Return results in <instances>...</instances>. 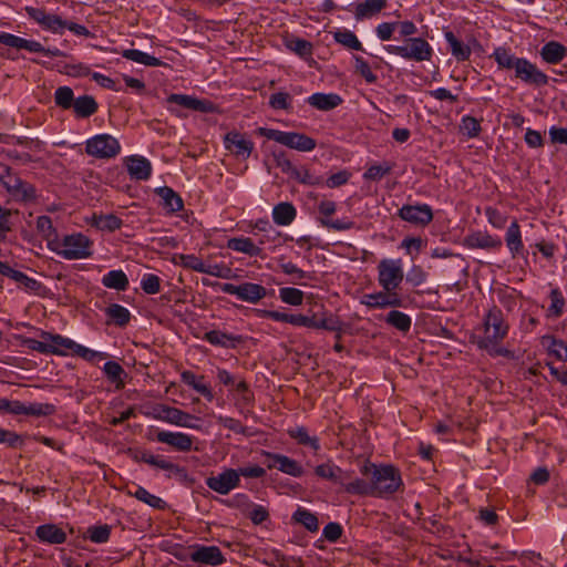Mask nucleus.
Instances as JSON below:
<instances>
[{
  "mask_svg": "<svg viewBox=\"0 0 567 567\" xmlns=\"http://www.w3.org/2000/svg\"><path fill=\"white\" fill-rule=\"evenodd\" d=\"M509 324L502 309L493 306L483 319V336L477 340V347L487 351L491 355H507L508 350L501 347L507 337Z\"/></svg>",
  "mask_w": 567,
  "mask_h": 567,
  "instance_id": "nucleus-1",
  "label": "nucleus"
},
{
  "mask_svg": "<svg viewBox=\"0 0 567 567\" xmlns=\"http://www.w3.org/2000/svg\"><path fill=\"white\" fill-rule=\"evenodd\" d=\"M499 69L514 70L515 78L526 85L545 86L549 78L526 58H518L504 48H496L493 53Z\"/></svg>",
  "mask_w": 567,
  "mask_h": 567,
  "instance_id": "nucleus-2",
  "label": "nucleus"
},
{
  "mask_svg": "<svg viewBox=\"0 0 567 567\" xmlns=\"http://www.w3.org/2000/svg\"><path fill=\"white\" fill-rule=\"evenodd\" d=\"M372 496L388 498L403 485L401 473L392 465H372Z\"/></svg>",
  "mask_w": 567,
  "mask_h": 567,
  "instance_id": "nucleus-3",
  "label": "nucleus"
},
{
  "mask_svg": "<svg viewBox=\"0 0 567 567\" xmlns=\"http://www.w3.org/2000/svg\"><path fill=\"white\" fill-rule=\"evenodd\" d=\"M92 240L82 233L65 235L61 240H55L51 250L66 260L89 258L92 255Z\"/></svg>",
  "mask_w": 567,
  "mask_h": 567,
  "instance_id": "nucleus-4",
  "label": "nucleus"
},
{
  "mask_svg": "<svg viewBox=\"0 0 567 567\" xmlns=\"http://www.w3.org/2000/svg\"><path fill=\"white\" fill-rule=\"evenodd\" d=\"M258 134L299 152H311L317 146L316 140L303 133L284 132L275 128L259 127Z\"/></svg>",
  "mask_w": 567,
  "mask_h": 567,
  "instance_id": "nucleus-5",
  "label": "nucleus"
},
{
  "mask_svg": "<svg viewBox=\"0 0 567 567\" xmlns=\"http://www.w3.org/2000/svg\"><path fill=\"white\" fill-rule=\"evenodd\" d=\"M385 50L403 59L416 62L429 61L432 56V48L422 38H410L403 45H388Z\"/></svg>",
  "mask_w": 567,
  "mask_h": 567,
  "instance_id": "nucleus-6",
  "label": "nucleus"
},
{
  "mask_svg": "<svg viewBox=\"0 0 567 567\" xmlns=\"http://www.w3.org/2000/svg\"><path fill=\"white\" fill-rule=\"evenodd\" d=\"M144 414L147 417L177 426L189 429L196 427V425L192 423V421L196 420L194 415L166 404H155L152 406L151 411L145 412Z\"/></svg>",
  "mask_w": 567,
  "mask_h": 567,
  "instance_id": "nucleus-7",
  "label": "nucleus"
},
{
  "mask_svg": "<svg viewBox=\"0 0 567 567\" xmlns=\"http://www.w3.org/2000/svg\"><path fill=\"white\" fill-rule=\"evenodd\" d=\"M378 282L388 291H396L403 281L404 274L401 259H382L378 264Z\"/></svg>",
  "mask_w": 567,
  "mask_h": 567,
  "instance_id": "nucleus-8",
  "label": "nucleus"
},
{
  "mask_svg": "<svg viewBox=\"0 0 567 567\" xmlns=\"http://www.w3.org/2000/svg\"><path fill=\"white\" fill-rule=\"evenodd\" d=\"M85 152L96 158H112L121 152V145L110 134H97L86 141Z\"/></svg>",
  "mask_w": 567,
  "mask_h": 567,
  "instance_id": "nucleus-9",
  "label": "nucleus"
},
{
  "mask_svg": "<svg viewBox=\"0 0 567 567\" xmlns=\"http://www.w3.org/2000/svg\"><path fill=\"white\" fill-rule=\"evenodd\" d=\"M220 290L225 293L235 296L240 301L254 305L258 303L268 295V290L264 286L249 281L240 285L228 282L221 284Z\"/></svg>",
  "mask_w": 567,
  "mask_h": 567,
  "instance_id": "nucleus-10",
  "label": "nucleus"
},
{
  "mask_svg": "<svg viewBox=\"0 0 567 567\" xmlns=\"http://www.w3.org/2000/svg\"><path fill=\"white\" fill-rule=\"evenodd\" d=\"M0 43L14 48L23 49L32 53H43L44 55L59 56L62 52L59 49H45L40 42L27 40L12 33L0 32Z\"/></svg>",
  "mask_w": 567,
  "mask_h": 567,
  "instance_id": "nucleus-11",
  "label": "nucleus"
},
{
  "mask_svg": "<svg viewBox=\"0 0 567 567\" xmlns=\"http://www.w3.org/2000/svg\"><path fill=\"white\" fill-rule=\"evenodd\" d=\"M398 216L412 225L426 226L433 220V210L427 204L403 205Z\"/></svg>",
  "mask_w": 567,
  "mask_h": 567,
  "instance_id": "nucleus-12",
  "label": "nucleus"
},
{
  "mask_svg": "<svg viewBox=\"0 0 567 567\" xmlns=\"http://www.w3.org/2000/svg\"><path fill=\"white\" fill-rule=\"evenodd\" d=\"M189 548L192 549L189 554V559L193 563L209 566H219L226 561V558L224 557L218 546H205L195 544Z\"/></svg>",
  "mask_w": 567,
  "mask_h": 567,
  "instance_id": "nucleus-13",
  "label": "nucleus"
},
{
  "mask_svg": "<svg viewBox=\"0 0 567 567\" xmlns=\"http://www.w3.org/2000/svg\"><path fill=\"white\" fill-rule=\"evenodd\" d=\"M239 483V474L234 468H227L215 476L206 478L207 487L220 495H227L230 491L238 487Z\"/></svg>",
  "mask_w": 567,
  "mask_h": 567,
  "instance_id": "nucleus-14",
  "label": "nucleus"
},
{
  "mask_svg": "<svg viewBox=\"0 0 567 567\" xmlns=\"http://www.w3.org/2000/svg\"><path fill=\"white\" fill-rule=\"evenodd\" d=\"M138 462L146 463L151 466L157 467L159 470L167 472V477L178 476V477H185L186 476V470L175 463H172L167 458H165L162 455H154L153 453L148 451H142L137 453L134 457Z\"/></svg>",
  "mask_w": 567,
  "mask_h": 567,
  "instance_id": "nucleus-15",
  "label": "nucleus"
},
{
  "mask_svg": "<svg viewBox=\"0 0 567 567\" xmlns=\"http://www.w3.org/2000/svg\"><path fill=\"white\" fill-rule=\"evenodd\" d=\"M138 462L146 463L151 466L157 467L159 470L167 472V477L178 476V477H185L186 476V470L175 463H172L167 458H165L162 455H154L153 453L148 451H142L137 453L134 457Z\"/></svg>",
  "mask_w": 567,
  "mask_h": 567,
  "instance_id": "nucleus-16",
  "label": "nucleus"
},
{
  "mask_svg": "<svg viewBox=\"0 0 567 567\" xmlns=\"http://www.w3.org/2000/svg\"><path fill=\"white\" fill-rule=\"evenodd\" d=\"M262 455L268 458V470L277 468L293 477H300L303 474L302 466L293 458L268 451H262Z\"/></svg>",
  "mask_w": 567,
  "mask_h": 567,
  "instance_id": "nucleus-17",
  "label": "nucleus"
},
{
  "mask_svg": "<svg viewBox=\"0 0 567 567\" xmlns=\"http://www.w3.org/2000/svg\"><path fill=\"white\" fill-rule=\"evenodd\" d=\"M369 308L384 309L396 308L403 306V300L396 291L382 290L374 293L364 295L361 301Z\"/></svg>",
  "mask_w": 567,
  "mask_h": 567,
  "instance_id": "nucleus-18",
  "label": "nucleus"
},
{
  "mask_svg": "<svg viewBox=\"0 0 567 567\" xmlns=\"http://www.w3.org/2000/svg\"><path fill=\"white\" fill-rule=\"evenodd\" d=\"M224 146L231 154L247 158L254 150V143L238 131H230L224 136Z\"/></svg>",
  "mask_w": 567,
  "mask_h": 567,
  "instance_id": "nucleus-19",
  "label": "nucleus"
},
{
  "mask_svg": "<svg viewBox=\"0 0 567 567\" xmlns=\"http://www.w3.org/2000/svg\"><path fill=\"white\" fill-rule=\"evenodd\" d=\"M3 187L14 200L31 202L35 199V188L33 187V185L22 181L16 174H12L8 178Z\"/></svg>",
  "mask_w": 567,
  "mask_h": 567,
  "instance_id": "nucleus-20",
  "label": "nucleus"
},
{
  "mask_svg": "<svg viewBox=\"0 0 567 567\" xmlns=\"http://www.w3.org/2000/svg\"><path fill=\"white\" fill-rule=\"evenodd\" d=\"M463 245L470 249H494L498 250L503 246L499 237H494L486 230H475L464 237Z\"/></svg>",
  "mask_w": 567,
  "mask_h": 567,
  "instance_id": "nucleus-21",
  "label": "nucleus"
},
{
  "mask_svg": "<svg viewBox=\"0 0 567 567\" xmlns=\"http://www.w3.org/2000/svg\"><path fill=\"white\" fill-rule=\"evenodd\" d=\"M159 443L167 444L179 452H188L193 447L194 439L189 434L182 432L159 431L156 434Z\"/></svg>",
  "mask_w": 567,
  "mask_h": 567,
  "instance_id": "nucleus-22",
  "label": "nucleus"
},
{
  "mask_svg": "<svg viewBox=\"0 0 567 567\" xmlns=\"http://www.w3.org/2000/svg\"><path fill=\"white\" fill-rule=\"evenodd\" d=\"M167 103L177 104L184 109L209 113L214 111L213 102L208 100H199L186 94H171L167 97Z\"/></svg>",
  "mask_w": 567,
  "mask_h": 567,
  "instance_id": "nucleus-23",
  "label": "nucleus"
},
{
  "mask_svg": "<svg viewBox=\"0 0 567 567\" xmlns=\"http://www.w3.org/2000/svg\"><path fill=\"white\" fill-rule=\"evenodd\" d=\"M126 168L132 179L147 181L152 174L151 162L140 155H132L126 158Z\"/></svg>",
  "mask_w": 567,
  "mask_h": 567,
  "instance_id": "nucleus-24",
  "label": "nucleus"
},
{
  "mask_svg": "<svg viewBox=\"0 0 567 567\" xmlns=\"http://www.w3.org/2000/svg\"><path fill=\"white\" fill-rule=\"evenodd\" d=\"M315 473L320 478L330 481L334 485H339L340 487L344 483V478H349L351 476L350 472L343 471L341 467L336 465L332 462H327L320 465H317L315 468Z\"/></svg>",
  "mask_w": 567,
  "mask_h": 567,
  "instance_id": "nucleus-25",
  "label": "nucleus"
},
{
  "mask_svg": "<svg viewBox=\"0 0 567 567\" xmlns=\"http://www.w3.org/2000/svg\"><path fill=\"white\" fill-rule=\"evenodd\" d=\"M41 338L49 341V347L54 350L50 351V354L68 355L73 353L76 342L70 338L61 334H53L51 332L42 331Z\"/></svg>",
  "mask_w": 567,
  "mask_h": 567,
  "instance_id": "nucleus-26",
  "label": "nucleus"
},
{
  "mask_svg": "<svg viewBox=\"0 0 567 567\" xmlns=\"http://www.w3.org/2000/svg\"><path fill=\"white\" fill-rule=\"evenodd\" d=\"M181 380L183 383L192 388L194 391L203 395L208 402L214 400V393L209 384L205 382L204 375H196L190 370H184L181 373Z\"/></svg>",
  "mask_w": 567,
  "mask_h": 567,
  "instance_id": "nucleus-27",
  "label": "nucleus"
},
{
  "mask_svg": "<svg viewBox=\"0 0 567 567\" xmlns=\"http://www.w3.org/2000/svg\"><path fill=\"white\" fill-rule=\"evenodd\" d=\"M35 536L42 543L60 545L66 542L65 532L54 524L40 525L35 529Z\"/></svg>",
  "mask_w": 567,
  "mask_h": 567,
  "instance_id": "nucleus-28",
  "label": "nucleus"
},
{
  "mask_svg": "<svg viewBox=\"0 0 567 567\" xmlns=\"http://www.w3.org/2000/svg\"><path fill=\"white\" fill-rule=\"evenodd\" d=\"M505 243L513 258H516L523 254L524 244L522 231L520 226L516 219L511 223L506 230Z\"/></svg>",
  "mask_w": 567,
  "mask_h": 567,
  "instance_id": "nucleus-29",
  "label": "nucleus"
},
{
  "mask_svg": "<svg viewBox=\"0 0 567 567\" xmlns=\"http://www.w3.org/2000/svg\"><path fill=\"white\" fill-rule=\"evenodd\" d=\"M227 248L249 257H262V248L250 237H234L228 239Z\"/></svg>",
  "mask_w": 567,
  "mask_h": 567,
  "instance_id": "nucleus-30",
  "label": "nucleus"
},
{
  "mask_svg": "<svg viewBox=\"0 0 567 567\" xmlns=\"http://www.w3.org/2000/svg\"><path fill=\"white\" fill-rule=\"evenodd\" d=\"M540 58L548 64H558L567 56V48L558 41H549L540 49Z\"/></svg>",
  "mask_w": 567,
  "mask_h": 567,
  "instance_id": "nucleus-31",
  "label": "nucleus"
},
{
  "mask_svg": "<svg viewBox=\"0 0 567 567\" xmlns=\"http://www.w3.org/2000/svg\"><path fill=\"white\" fill-rule=\"evenodd\" d=\"M307 103L320 111H330L342 103V99L337 93H315L307 99Z\"/></svg>",
  "mask_w": 567,
  "mask_h": 567,
  "instance_id": "nucleus-32",
  "label": "nucleus"
},
{
  "mask_svg": "<svg viewBox=\"0 0 567 567\" xmlns=\"http://www.w3.org/2000/svg\"><path fill=\"white\" fill-rule=\"evenodd\" d=\"M388 4L386 0H364L355 4L354 18L358 21L370 19L381 12Z\"/></svg>",
  "mask_w": 567,
  "mask_h": 567,
  "instance_id": "nucleus-33",
  "label": "nucleus"
},
{
  "mask_svg": "<svg viewBox=\"0 0 567 567\" xmlns=\"http://www.w3.org/2000/svg\"><path fill=\"white\" fill-rule=\"evenodd\" d=\"M156 194L162 199V206L169 213H177L184 208L182 197L171 187L163 186L156 188Z\"/></svg>",
  "mask_w": 567,
  "mask_h": 567,
  "instance_id": "nucleus-34",
  "label": "nucleus"
},
{
  "mask_svg": "<svg viewBox=\"0 0 567 567\" xmlns=\"http://www.w3.org/2000/svg\"><path fill=\"white\" fill-rule=\"evenodd\" d=\"M297 216V210L291 203L282 202L274 206L272 220L279 226L290 225Z\"/></svg>",
  "mask_w": 567,
  "mask_h": 567,
  "instance_id": "nucleus-35",
  "label": "nucleus"
},
{
  "mask_svg": "<svg viewBox=\"0 0 567 567\" xmlns=\"http://www.w3.org/2000/svg\"><path fill=\"white\" fill-rule=\"evenodd\" d=\"M279 165L282 166L284 169L285 167H287V171L289 172L290 176L301 184L318 185L321 183V178L312 175L308 168L295 167L288 159H285L284 163L279 162Z\"/></svg>",
  "mask_w": 567,
  "mask_h": 567,
  "instance_id": "nucleus-36",
  "label": "nucleus"
},
{
  "mask_svg": "<svg viewBox=\"0 0 567 567\" xmlns=\"http://www.w3.org/2000/svg\"><path fill=\"white\" fill-rule=\"evenodd\" d=\"M103 372L106 379L115 385L116 390H122L125 386L126 372L123 367L116 361H107L104 363Z\"/></svg>",
  "mask_w": 567,
  "mask_h": 567,
  "instance_id": "nucleus-37",
  "label": "nucleus"
},
{
  "mask_svg": "<svg viewBox=\"0 0 567 567\" xmlns=\"http://www.w3.org/2000/svg\"><path fill=\"white\" fill-rule=\"evenodd\" d=\"M91 225L101 231L113 233L122 227L123 220L114 214H94Z\"/></svg>",
  "mask_w": 567,
  "mask_h": 567,
  "instance_id": "nucleus-38",
  "label": "nucleus"
},
{
  "mask_svg": "<svg viewBox=\"0 0 567 567\" xmlns=\"http://www.w3.org/2000/svg\"><path fill=\"white\" fill-rule=\"evenodd\" d=\"M204 340L213 346L234 348L241 341V337L229 334L219 330H212L205 333Z\"/></svg>",
  "mask_w": 567,
  "mask_h": 567,
  "instance_id": "nucleus-39",
  "label": "nucleus"
},
{
  "mask_svg": "<svg viewBox=\"0 0 567 567\" xmlns=\"http://www.w3.org/2000/svg\"><path fill=\"white\" fill-rule=\"evenodd\" d=\"M97 107L99 105L93 96L81 95L75 99L72 109L76 117L85 118L93 115L97 111Z\"/></svg>",
  "mask_w": 567,
  "mask_h": 567,
  "instance_id": "nucleus-40",
  "label": "nucleus"
},
{
  "mask_svg": "<svg viewBox=\"0 0 567 567\" xmlns=\"http://www.w3.org/2000/svg\"><path fill=\"white\" fill-rule=\"evenodd\" d=\"M102 285L109 289L124 291L127 289L130 281L126 274L118 269L106 272L102 277Z\"/></svg>",
  "mask_w": 567,
  "mask_h": 567,
  "instance_id": "nucleus-41",
  "label": "nucleus"
},
{
  "mask_svg": "<svg viewBox=\"0 0 567 567\" xmlns=\"http://www.w3.org/2000/svg\"><path fill=\"white\" fill-rule=\"evenodd\" d=\"M104 312L110 322L121 328L127 326L132 317L130 310L118 303H111Z\"/></svg>",
  "mask_w": 567,
  "mask_h": 567,
  "instance_id": "nucleus-42",
  "label": "nucleus"
},
{
  "mask_svg": "<svg viewBox=\"0 0 567 567\" xmlns=\"http://www.w3.org/2000/svg\"><path fill=\"white\" fill-rule=\"evenodd\" d=\"M445 40L450 45V51L452 55L457 61L468 60L472 53V50L468 45L461 42L452 31H446L444 33Z\"/></svg>",
  "mask_w": 567,
  "mask_h": 567,
  "instance_id": "nucleus-43",
  "label": "nucleus"
},
{
  "mask_svg": "<svg viewBox=\"0 0 567 567\" xmlns=\"http://www.w3.org/2000/svg\"><path fill=\"white\" fill-rule=\"evenodd\" d=\"M287 433L291 439L296 440L298 444L309 446L316 452L320 450L319 439L317 436H310L305 426L291 427Z\"/></svg>",
  "mask_w": 567,
  "mask_h": 567,
  "instance_id": "nucleus-44",
  "label": "nucleus"
},
{
  "mask_svg": "<svg viewBox=\"0 0 567 567\" xmlns=\"http://www.w3.org/2000/svg\"><path fill=\"white\" fill-rule=\"evenodd\" d=\"M122 56L127 59V60H131L133 62H136V63H140V64H144L146 66H162V65H165V63L153 56V55H150L148 53H145L143 51H140V50H136V49H126L122 52Z\"/></svg>",
  "mask_w": 567,
  "mask_h": 567,
  "instance_id": "nucleus-45",
  "label": "nucleus"
},
{
  "mask_svg": "<svg viewBox=\"0 0 567 567\" xmlns=\"http://www.w3.org/2000/svg\"><path fill=\"white\" fill-rule=\"evenodd\" d=\"M542 344L546 348L549 354L555 355L558 360L567 361V344L560 339L553 336H544Z\"/></svg>",
  "mask_w": 567,
  "mask_h": 567,
  "instance_id": "nucleus-46",
  "label": "nucleus"
},
{
  "mask_svg": "<svg viewBox=\"0 0 567 567\" xmlns=\"http://www.w3.org/2000/svg\"><path fill=\"white\" fill-rule=\"evenodd\" d=\"M127 494L156 509H163L166 506L164 499L154 494H151L146 488L142 486H136L135 491H128Z\"/></svg>",
  "mask_w": 567,
  "mask_h": 567,
  "instance_id": "nucleus-47",
  "label": "nucleus"
},
{
  "mask_svg": "<svg viewBox=\"0 0 567 567\" xmlns=\"http://www.w3.org/2000/svg\"><path fill=\"white\" fill-rule=\"evenodd\" d=\"M292 519L302 525L310 533H316L319 529V522L317 516L310 511L298 507L297 511L292 514Z\"/></svg>",
  "mask_w": 567,
  "mask_h": 567,
  "instance_id": "nucleus-48",
  "label": "nucleus"
},
{
  "mask_svg": "<svg viewBox=\"0 0 567 567\" xmlns=\"http://www.w3.org/2000/svg\"><path fill=\"white\" fill-rule=\"evenodd\" d=\"M37 230L48 241L50 248L54 246V241L58 240V234L49 216L42 215L38 217Z\"/></svg>",
  "mask_w": 567,
  "mask_h": 567,
  "instance_id": "nucleus-49",
  "label": "nucleus"
},
{
  "mask_svg": "<svg viewBox=\"0 0 567 567\" xmlns=\"http://www.w3.org/2000/svg\"><path fill=\"white\" fill-rule=\"evenodd\" d=\"M385 322L404 333L408 332L412 326L411 317L399 310H391L386 315Z\"/></svg>",
  "mask_w": 567,
  "mask_h": 567,
  "instance_id": "nucleus-50",
  "label": "nucleus"
},
{
  "mask_svg": "<svg viewBox=\"0 0 567 567\" xmlns=\"http://www.w3.org/2000/svg\"><path fill=\"white\" fill-rule=\"evenodd\" d=\"M333 39L337 43L343 45L347 49L363 51L362 43L359 41L357 35L347 29L338 30L333 33Z\"/></svg>",
  "mask_w": 567,
  "mask_h": 567,
  "instance_id": "nucleus-51",
  "label": "nucleus"
},
{
  "mask_svg": "<svg viewBox=\"0 0 567 567\" xmlns=\"http://www.w3.org/2000/svg\"><path fill=\"white\" fill-rule=\"evenodd\" d=\"M341 487L343 488L344 492L349 494L372 496V484L365 482L362 478H344V483L342 484Z\"/></svg>",
  "mask_w": 567,
  "mask_h": 567,
  "instance_id": "nucleus-52",
  "label": "nucleus"
},
{
  "mask_svg": "<svg viewBox=\"0 0 567 567\" xmlns=\"http://www.w3.org/2000/svg\"><path fill=\"white\" fill-rule=\"evenodd\" d=\"M550 306L547 309L548 318H559L566 306L563 292L558 288H554L549 292Z\"/></svg>",
  "mask_w": 567,
  "mask_h": 567,
  "instance_id": "nucleus-53",
  "label": "nucleus"
},
{
  "mask_svg": "<svg viewBox=\"0 0 567 567\" xmlns=\"http://www.w3.org/2000/svg\"><path fill=\"white\" fill-rule=\"evenodd\" d=\"M268 104L272 110L290 112L292 110V96L288 92L279 91L269 96Z\"/></svg>",
  "mask_w": 567,
  "mask_h": 567,
  "instance_id": "nucleus-54",
  "label": "nucleus"
},
{
  "mask_svg": "<svg viewBox=\"0 0 567 567\" xmlns=\"http://www.w3.org/2000/svg\"><path fill=\"white\" fill-rule=\"evenodd\" d=\"M55 105L63 109L70 110L73 107L75 97L70 86H60L54 92Z\"/></svg>",
  "mask_w": 567,
  "mask_h": 567,
  "instance_id": "nucleus-55",
  "label": "nucleus"
},
{
  "mask_svg": "<svg viewBox=\"0 0 567 567\" xmlns=\"http://www.w3.org/2000/svg\"><path fill=\"white\" fill-rule=\"evenodd\" d=\"M354 70L367 83H375L378 76L373 73L372 66L360 55H353Z\"/></svg>",
  "mask_w": 567,
  "mask_h": 567,
  "instance_id": "nucleus-56",
  "label": "nucleus"
},
{
  "mask_svg": "<svg viewBox=\"0 0 567 567\" xmlns=\"http://www.w3.org/2000/svg\"><path fill=\"white\" fill-rule=\"evenodd\" d=\"M279 298L290 306H300L303 301V291L298 288L284 287L279 289Z\"/></svg>",
  "mask_w": 567,
  "mask_h": 567,
  "instance_id": "nucleus-57",
  "label": "nucleus"
},
{
  "mask_svg": "<svg viewBox=\"0 0 567 567\" xmlns=\"http://www.w3.org/2000/svg\"><path fill=\"white\" fill-rule=\"evenodd\" d=\"M111 527L106 524L91 526L86 530V537L95 544H103L110 539Z\"/></svg>",
  "mask_w": 567,
  "mask_h": 567,
  "instance_id": "nucleus-58",
  "label": "nucleus"
},
{
  "mask_svg": "<svg viewBox=\"0 0 567 567\" xmlns=\"http://www.w3.org/2000/svg\"><path fill=\"white\" fill-rule=\"evenodd\" d=\"M203 274H206V275H209L213 277H217V278H221V279H230L234 276L233 269L224 262H220V264H206L205 262Z\"/></svg>",
  "mask_w": 567,
  "mask_h": 567,
  "instance_id": "nucleus-59",
  "label": "nucleus"
},
{
  "mask_svg": "<svg viewBox=\"0 0 567 567\" xmlns=\"http://www.w3.org/2000/svg\"><path fill=\"white\" fill-rule=\"evenodd\" d=\"M280 269L284 274L288 276H292V282L301 285L302 279H309L310 275L306 272L305 270L300 269L297 265H295L291 261L287 262H280L279 264Z\"/></svg>",
  "mask_w": 567,
  "mask_h": 567,
  "instance_id": "nucleus-60",
  "label": "nucleus"
},
{
  "mask_svg": "<svg viewBox=\"0 0 567 567\" xmlns=\"http://www.w3.org/2000/svg\"><path fill=\"white\" fill-rule=\"evenodd\" d=\"M265 564L271 567H289L290 558L285 556L279 549H271L266 554Z\"/></svg>",
  "mask_w": 567,
  "mask_h": 567,
  "instance_id": "nucleus-61",
  "label": "nucleus"
},
{
  "mask_svg": "<svg viewBox=\"0 0 567 567\" xmlns=\"http://www.w3.org/2000/svg\"><path fill=\"white\" fill-rule=\"evenodd\" d=\"M485 216L488 223L497 229H502L505 227L507 223V216L501 213L497 208L488 206L485 208Z\"/></svg>",
  "mask_w": 567,
  "mask_h": 567,
  "instance_id": "nucleus-62",
  "label": "nucleus"
},
{
  "mask_svg": "<svg viewBox=\"0 0 567 567\" xmlns=\"http://www.w3.org/2000/svg\"><path fill=\"white\" fill-rule=\"evenodd\" d=\"M462 132L468 137L474 138L481 132V123L473 116H464L461 124Z\"/></svg>",
  "mask_w": 567,
  "mask_h": 567,
  "instance_id": "nucleus-63",
  "label": "nucleus"
},
{
  "mask_svg": "<svg viewBox=\"0 0 567 567\" xmlns=\"http://www.w3.org/2000/svg\"><path fill=\"white\" fill-rule=\"evenodd\" d=\"M141 288L145 293L155 295L161 289V279L154 274H146L141 280Z\"/></svg>",
  "mask_w": 567,
  "mask_h": 567,
  "instance_id": "nucleus-64",
  "label": "nucleus"
}]
</instances>
